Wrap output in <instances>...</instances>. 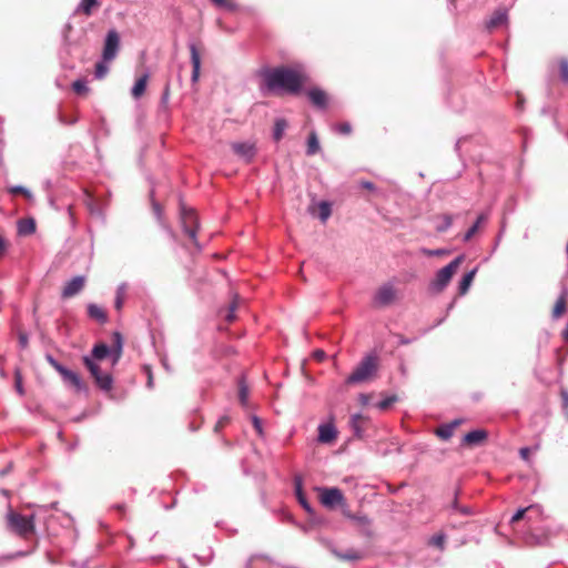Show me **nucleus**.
Segmentation results:
<instances>
[{
	"label": "nucleus",
	"instance_id": "18",
	"mask_svg": "<svg viewBox=\"0 0 568 568\" xmlns=\"http://www.w3.org/2000/svg\"><path fill=\"white\" fill-rule=\"evenodd\" d=\"M123 338L119 332H114L112 335V344L109 347L110 353L113 354V363L115 364L122 356Z\"/></svg>",
	"mask_w": 568,
	"mask_h": 568
},
{
	"label": "nucleus",
	"instance_id": "48",
	"mask_svg": "<svg viewBox=\"0 0 568 568\" xmlns=\"http://www.w3.org/2000/svg\"><path fill=\"white\" fill-rule=\"evenodd\" d=\"M532 509V506L528 507V508H520L518 509L511 517V523H515V521H518L520 520L521 518H524V515L526 514V511L528 510H531Z\"/></svg>",
	"mask_w": 568,
	"mask_h": 568
},
{
	"label": "nucleus",
	"instance_id": "64",
	"mask_svg": "<svg viewBox=\"0 0 568 568\" xmlns=\"http://www.w3.org/2000/svg\"><path fill=\"white\" fill-rule=\"evenodd\" d=\"M361 398H362V402H363L364 404H366V403H367V397H366V395H361Z\"/></svg>",
	"mask_w": 568,
	"mask_h": 568
},
{
	"label": "nucleus",
	"instance_id": "14",
	"mask_svg": "<svg viewBox=\"0 0 568 568\" xmlns=\"http://www.w3.org/2000/svg\"><path fill=\"white\" fill-rule=\"evenodd\" d=\"M85 278L84 276H75L71 281L67 282L62 288L61 296L62 298H70L81 292L84 287Z\"/></svg>",
	"mask_w": 568,
	"mask_h": 568
},
{
	"label": "nucleus",
	"instance_id": "24",
	"mask_svg": "<svg viewBox=\"0 0 568 568\" xmlns=\"http://www.w3.org/2000/svg\"><path fill=\"white\" fill-rule=\"evenodd\" d=\"M36 221L33 219H22L18 222V233L20 235H31L36 232Z\"/></svg>",
	"mask_w": 568,
	"mask_h": 568
},
{
	"label": "nucleus",
	"instance_id": "16",
	"mask_svg": "<svg viewBox=\"0 0 568 568\" xmlns=\"http://www.w3.org/2000/svg\"><path fill=\"white\" fill-rule=\"evenodd\" d=\"M191 63H192V82L195 83L200 78L201 70V54L196 44H190Z\"/></svg>",
	"mask_w": 568,
	"mask_h": 568
},
{
	"label": "nucleus",
	"instance_id": "53",
	"mask_svg": "<svg viewBox=\"0 0 568 568\" xmlns=\"http://www.w3.org/2000/svg\"><path fill=\"white\" fill-rule=\"evenodd\" d=\"M351 125L348 123H342L337 125V131L342 134H348L351 133Z\"/></svg>",
	"mask_w": 568,
	"mask_h": 568
},
{
	"label": "nucleus",
	"instance_id": "27",
	"mask_svg": "<svg viewBox=\"0 0 568 568\" xmlns=\"http://www.w3.org/2000/svg\"><path fill=\"white\" fill-rule=\"evenodd\" d=\"M146 83H148V75L144 74L143 77L139 78L133 88H132V97L134 99H139L143 95V93L145 92V89H146Z\"/></svg>",
	"mask_w": 568,
	"mask_h": 568
},
{
	"label": "nucleus",
	"instance_id": "42",
	"mask_svg": "<svg viewBox=\"0 0 568 568\" xmlns=\"http://www.w3.org/2000/svg\"><path fill=\"white\" fill-rule=\"evenodd\" d=\"M476 511L474 510L473 507L470 506H466V505H460V507L457 509V511L454 514V515H460V516H471L474 515Z\"/></svg>",
	"mask_w": 568,
	"mask_h": 568
},
{
	"label": "nucleus",
	"instance_id": "33",
	"mask_svg": "<svg viewBox=\"0 0 568 568\" xmlns=\"http://www.w3.org/2000/svg\"><path fill=\"white\" fill-rule=\"evenodd\" d=\"M240 304V296L237 294L234 295L232 303L230 304L229 312L225 316L227 322H233L235 320V311L237 310Z\"/></svg>",
	"mask_w": 568,
	"mask_h": 568
},
{
	"label": "nucleus",
	"instance_id": "9",
	"mask_svg": "<svg viewBox=\"0 0 568 568\" xmlns=\"http://www.w3.org/2000/svg\"><path fill=\"white\" fill-rule=\"evenodd\" d=\"M320 500L326 508H335L344 503V496L339 488L322 487L318 488Z\"/></svg>",
	"mask_w": 568,
	"mask_h": 568
},
{
	"label": "nucleus",
	"instance_id": "19",
	"mask_svg": "<svg viewBox=\"0 0 568 568\" xmlns=\"http://www.w3.org/2000/svg\"><path fill=\"white\" fill-rule=\"evenodd\" d=\"M508 20L506 10H497L491 18L487 21V29L491 30L506 24Z\"/></svg>",
	"mask_w": 568,
	"mask_h": 568
},
{
	"label": "nucleus",
	"instance_id": "54",
	"mask_svg": "<svg viewBox=\"0 0 568 568\" xmlns=\"http://www.w3.org/2000/svg\"><path fill=\"white\" fill-rule=\"evenodd\" d=\"M519 455L524 460L528 462L529 455H530V448H528V447L520 448Z\"/></svg>",
	"mask_w": 568,
	"mask_h": 568
},
{
	"label": "nucleus",
	"instance_id": "36",
	"mask_svg": "<svg viewBox=\"0 0 568 568\" xmlns=\"http://www.w3.org/2000/svg\"><path fill=\"white\" fill-rule=\"evenodd\" d=\"M445 541H446V536H445V534H437V535H434V536L429 539L428 544H429L430 546H434V547H436V548H438V549L443 550V549L445 548Z\"/></svg>",
	"mask_w": 568,
	"mask_h": 568
},
{
	"label": "nucleus",
	"instance_id": "22",
	"mask_svg": "<svg viewBox=\"0 0 568 568\" xmlns=\"http://www.w3.org/2000/svg\"><path fill=\"white\" fill-rule=\"evenodd\" d=\"M347 517L359 526L365 535H371V519L366 515L347 514Z\"/></svg>",
	"mask_w": 568,
	"mask_h": 568
},
{
	"label": "nucleus",
	"instance_id": "46",
	"mask_svg": "<svg viewBox=\"0 0 568 568\" xmlns=\"http://www.w3.org/2000/svg\"><path fill=\"white\" fill-rule=\"evenodd\" d=\"M230 423V418L227 416H222L214 426V432L219 433L222 428H224Z\"/></svg>",
	"mask_w": 568,
	"mask_h": 568
},
{
	"label": "nucleus",
	"instance_id": "23",
	"mask_svg": "<svg viewBox=\"0 0 568 568\" xmlns=\"http://www.w3.org/2000/svg\"><path fill=\"white\" fill-rule=\"evenodd\" d=\"M568 296V290L566 287L562 288L560 296L558 297L554 310L552 317L559 318L566 311V298Z\"/></svg>",
	"mask_w": 568,
	"mask_h": 568
},
{
	"label": "nucleus",
	"instance_id": "28",
	"mask_svg": "<svg viewBox=\"0 0 568 568\" xmlns=\"http://www.w3.org/2000/svg\"><path fill=\"white\" fill-rule=\"evenodd\" d=\"M332 214V205L327 201H321L317 204V216L321 222L325 223Z\"/></svg>",
	"mask_w": 568,
	"mask_h": 568
},
{
	"label": "nucleus",
	"instance_id": "26",
	"mask_svg": "<svg viewBox=\"0 0 568 568\" xmlns=\"http://www.w3.org/2000/svg\"><path fill=\"white\" fill-rule=\"evenodd\" d=\"M476 272H477V268H474L469 272H467L463 278L460 280L459 282V294L464 295L467 293V291L469 290L473 281H474V277L476 275Z\"/></svg>",
	"mask_w": 568,
	"mask_h": 568
},
{
	"label": "nucleus",
	"instance_id": "4",
	"mask_svg": "<svg viewBox=\"0 0 568 568\" xmlns=\"http://www.w3.org/2000/svg\"><path fill=\"white\" fill-rule=\"evenodd\" d=\"M463 255L455 257L452 262H449L446 266L436 273L435 278L429 285L433 292L439 293L449 284L453 275L456 273L457 268L463 262Z\"/></svg>",
	"mask_w": 568,
	"mask_h": 568
},
{
	"label": "nucleus",
	"instance_id": "21",
	"mask_svg": "<svg viewBox=\"0 0 568 568\" xmlns=\"http://www.w3.org/2000/svg\"><path fill=\"white\" fill-rule=\"evenodd\" d=\"M88 315L99 323H105L108 321L106 312L101 306L93 303L88 305Z\"/></svg>",
	"mask_w": 568,
	"mask_h": 568
},
{
	"label": "nucleus",
	"instance_id": "13",
	"mask_svg": "<svg viewBox=\"0 0 568 568\" xmlns=\"http://www.w3.org/2000/svg\"><path fill=\"white\" fill-rule=\"evenodd\" d=\"M306 97L311 101V103L321 110L326 109L328 103L327 94L324 90H322L318 87H310L307 90H305Z\"/></svg>",
	"mask_w": 568,
	"mask_h": 568
},
{
	"label": "nucleus",
	"instance_id": "7",
	"mask_svg": "<svg viewBox=\"0 0 568 568\" xmlns=\"http://www.w3.org/2000/svg\"><path fill=\"white\" fill-rule=\"evenodd\" d=\"M263 90L270 94H282L284 91V67L264 73Z\"/></svg>",
	"mask_w": 568,
	"mask_h": 568
},
{
	"label": "nucleus",
	"instance_id": "20",
	"mask_svg": "<svg viewBox=\"0 0 568 568\" xmlns=\"http://www.w3.org/2000/svg\"><path fill=\"white\" fill-rule=\"evenodd\" d=\"M487 438V432L484 429H475L464 436V442L468 445H478Z\"/></svg>",
	"mask_w": 568,
	"mask_h": 568
},
{
	"label": "nucleus",
	"instance_id": "1",
	"mask_svg": "<svg viewBox=\"0 0 568 568\" xmlns=\"http://www.w3.org/2000/svg\"><path fill=\"white\" fill-rule=\"evenodd\" d=\"M311 84V77L302 64L286 65V93L300 95Z\"/></svg>",
	"mask_w": 568,
	"mask_h": 568
},
{
	"label": "nucleus",
	"instance_id": "41",
	"mask_svg": "<svg viewBox=\"0 0 568 568\" xmlns=\"http://www.w3.org/2000/svg\"><path fill=\"white\" fill-rule=\"evenodd\" d=\"M560 77L561 80L567 83L568 82V60H561L559 63Z\"/></svg>",
	"mask_w": 568,
	"mask_h": 568
},
{
	"label": "nucleus",
	"instance_id": "59",
	"mask_svg": "<svg viewBox=\"0 0 568 568\" xmlns=\"http://www.w3.org/2000/svg\"><path fill=\"white\" fill-rule=\"evenodd\" d=\"M122 305H123V298L120 294H118L116 300H115V308L121 310Z\"/></svg>",
	"mask_w": 568,
	"mask_h": 568
},
{
	"label": "nucleus",
	"instance_id": "55",
	"mask_svg": "<svg viewBox=\"0 0 568 568\" xmlns=\"http://www.w3.org/2000/svg\"><path fill=\"white\" fill-rule=\"evenodd\" d=\"M8 248L7 241L0 235V257L4 255L6 251Z\"/></svg>",
	"mask_w": 568,
	"mask_h": 568
},
{
	"label": "nucleus",
	"instance_id": "56",
	"mask_svg": "<svg viewBox=\"0 0 568 568\" xmlns=\"http://www.w3.org/2000/svg\"><path fill=\"white\" fill-rule=\"evenodd\" d=\"M488 220V213L483 212L477 216V220L475 223H478V226H480L483 223H485Z\"/></svg>",
	"mask_w": 568,
	"mask_h": 568
},
{
	"label": "nucleus",
	"instance_id": "12",
	"mask_svg": "<svg viewBox=\"0 0 568 568\" xmlns=\"http://www.w3.org/2000/svg\"><path fill=\"white\" fill-rule=\"evenodd\" d=\"M120 47V37L115 30H110L106 34L102 58L104 61H112Z\"/></svg>",
	"mask_w": 568,
	"mask_h": 568
},
{
	"label": "nucleus",
	"instance_id": "58",
	"mask_svg": "<svg viewBox=\"0 0 568 568\" xmlns=\"http://www.w3.org/2000/svg\"><path fill=\"white\" fill-rule=\"evenodd\" d=\"M361 185H362V187L367 189L369 191H374L376 189L374 183H372L369 181H363V182H361Z\"/></svg>",
	"mask_w": 568,
	"mask_h": 568
},
{
	"label": "nucleus",
	"instance_id": "38",
	"mask_svg": "<svg viewBox=\"0 0 568 568\" xmlns=\"http://www.w3.org/2000/svg\"><path fill=\"white\" fill-rule=\"evenodd\" d=\"M396 402H397V396L390 395V396L385 397L381 402H378L376 406L381 410H386Z\"/></svg>",
	"mask_w": 568,
	"mask_h": 568
},
{
	"label": "nucleus",
	"instance_id": "6",
	"mask_svg": "<svg viewBox=\"0 0 568 568\" xmlns=\"http://www.w3.org/2000/svg\"><path fill=\"white\" fill-rule=\"evenodd\" d=\"M82 362L89 369L95 385L103 392H110L113 388V378L110 373H102L100 365L90 356H83Z\"/></svg>",
	"mask_w": 568,
	"mask_h": 568
},
{
	"label": "nucleus",
	"instance_id": "37",
	"mask_svg": "<svg viewBox=\"0 0 568 568\" xmlns=\"http://www.w3.org/2000/svg\"><path fill=\"white\" fill-rule=\"evenodd\" d=\"M72 89L77 94L87 95L89 93V88L83 80H77L72 83Z\"/></svg>",
	"mask_w": 568,
	"mask_h": 568
},
{
	"label": "nucleus",
	"instance_id": "30",
	"mask_svg": "<svg viewBox=\"0 0 568 568\" xmlns=\"http://www.w3.org/2000/svg\"><path fill=\"white\" fill-rule=\"evenodd\" d=\"M320 149H321V146H320L318 138L315 132H312L307 139L306 154L314 155L320 151Z\"/></svg>",
	"mask_w": 568,
	"mask_h": 568
},
{
	"label": "nucleus",
	"instance_id": "50",
	"mask_svg": "<svg viewBox=\"0 0 568 568\" xmlns=\"http://www.w3.org/2000/svg\"><path fill=\"white\" fill-rule=\"evenodd\" d=\"M284 125V122L283 120H278L276 121L275 123V131H274V139L276 141H278L281 139V135H282V126Z\"/></svg>",
	"mask_w": 568,
	"mask_h": 568
},
{
	"label": "nucleus",
	"instance_id": "35",
	"mask_svg": "<svg viewBox=\"0 0 568 568\" xmlns=\"http://www.w3.org/2000/svg\"><path fill=\"white\" fill-rule=\"evenodd\" d=\"M211 2L221 9H225L227 11H234L236 9V3L234 0H211Z\"/></svg>",
	"mask_w": 568,
	"mask_h": 568
},
{
	"label": "nucleus",
	"instance_id": "15",
	"mask_svg": "<svg viewBox=\"0 0 568 568\" xmlns=\"http://www.w3.org/2000/svg\"><path fill=\"white\" fill-rule=\"evenodd\" d=\"M337 437V429L333 423H325L318 425V442L323 444H331Z\"/></svg>",
	"mask_w": 568,
	"mask_h": 568
},
{
	"label": "nucleus",
	"instance_id": "62",
	"mask_svg": "<svg viewBox=\"0 0 568 568\" xmlns=\"http://www.w3.org/2000/svg\"><path fill=\"white\" fill-rule=\"evenodd\" d=\"M20 342H21V344H22L23 346H26V345H27V337H26V336H23V335H21V336H20Z\"/></svg>",
	"mask_w": 568,
	"mask_h": 568
},
{
	"label": "nucleus",
	"instance_id": "3",
	"mask_svg": "<svg viewBox=\"0 0 568 568\" xmlns=\"http://www.w3.org/2000/svg\"><path fill=\"white\" fill-rule=\"evenodd\" d=\"M377 371V357L366 355L346 378L347 384H358L369 379Z\"/></svg>",
	"mask_w": 568,
	"mask_h": 568
},
{
	"label": "nucleus",
	"instance_id": "63",
	"mask_svg": "<svg viewBox=\"0 0 568 568\" xmlns=\"http://www.w3.org/2000/svg\"><path fill=\"white\" fill-rule=\"evenodd\" d=\"M316 356L320 357V358H323L325 356V354H324L323 351H317L316 352Z\"/></svg>",
	"mask_w": 568,
	"mask_h": 568
},
{
	"label": "nucleus",
	"instance_id": "47",
	"mask_svg": "<svg viewBox=\"0 0 568 568\" xmlns=\"http://www.w3.org/2000/svg\"><path fill=\"white\" fill-rule=\"evenodd\" d=\"M296 498H297V500H298L300 505H301V506H302V507H303L307 513H310V514H311V513L313 511V509H312V507H311V504L307 501V498H306L305 494H304V495H301V496H297Z\"/></svg>",
	"mask_w": 568,
	"mask_h": 568
},
{
	"label": "nucleus",
	"instance_id": "45",
	"mask_svg": "<svg viewBox=\"0 0 568 568\" xmlns=\"http://www.w3.org/2000/svg\"><path fill=\"white\" fill-rule=\"evenodd\" d=\"M302 485H303L302 477L301 476H295L294 477V487H295V495H296V497L301 496V495H304L303 489H302Z\"/></svg>",
	"mask_w": 568,
	"mask_h": 568
},
{
	"label": "nucleus",
	"instance_id": "51",
	"mask_svg": "<svg viewBox=\"0 0 568 568\" xmlns=\"http://www.w3.org/2000/svg\"><path fill=\"white\" fill-rule=\"evenodd\" d=\"M252 423H253V426H254L256 433L258 435H262L263 430H262V422H261V419L257 416H253L252 417Z\"/></svg>",
	"mask_w": 568,
	"mask_h": 568
},
{
	"label": "nucleus",
	"instance_id": "2",
	"mask_svg": "<svg viewBox=\"0 0 568 568\" xmlns=\"http://www.w3.org/2000/svg\"><path fill=\"white\" fill-rule=\"evenodd\" d=\"M7 523L11 531L24 539H28L36 531L34 516L27 517L10 510L7 515Z\"/></svg>",
	"mask_w": 568,
	"mask_h": 568
},
{
	"label": "nucleus",
	"instance_id": "25",
	"mask_svg": "<svg viewBox=\"0 0 568 568\" xmlns=\"http://www.w3.org/2000/svg\"><path fill=\"white\" fill-rule=\"evenodd\" d=\"M248 386L246 385L244 376L239 381V400L243 407H248Z\"/></svg>",
	"mask_w": 568,
	"mask_h": 568
},
{
	"label": "nucleus",
	"instance_id": "44",
	"mask_svg": "<svg viewBox=\"0 0 568 568\" xmlns=\"http://www.w3.org/2000/svg\"><path fill=\"white\" fill-rule=\"evenodd\" d=\"M10 192L13 194H21L27 199H31V196H32L31 193L23 186H14V187L10 189Z\"/></svg>",
	"mask_w": 568,
	"mask_h": 568
},
{
	"label": "nucleus",
	"instance_id": "61",
	"mask_svg": "<svg viewBox=\"0 0 568 568\" xmlns=\"http://www.w3.org/2000/svg\"><path fill=\"white\" fill-rule=\"evenodd\" d=\"M562 398L565 406H568V392H562Z\"/></svg>",
	"mask_w": 568,
	"mask_h": 568
},
{
	"label": "nucleus",
	"instance_id": "60",
	"mask_svg": "<svg viewBox=\"0 0 568 568\" xmlns=\"http://www.w3.org/2000/svg\"><path fill=\"white\" fill-rule=\"evenodd\" d=\"M462 424V419H454L453 422L448 423L449 426H453V430H455V428L457 426H459Z\"/></svg>",
	"mask_w": 568,
	"mask_h": 568
},
{
	"label": "nucleus",
	"instance_id": "10",
	"mask_svg": "<svg viewBox=\"0 0 568 568\" xmlns=\"http://www.w3.org/2000/svg\"><path fill=\"white\" fill-rule=\"evenodd\" d=\"M230 146L234 154L245 163H251L257 152L256 145L252 141L232 142Z\"/></svg>",
	"mask_w": 568,
	"mask_h": 568
},
{
	"label": "nucleus",
	"instance_id": "8",
	"mask_svg": "<svg viewBox=\"0 0 568 568\" xmlns=\"http://www.w3.org/2000/svg\"><path fill=\"white\" fill-rule=\"evenodd\" d=\"M181 222L185 234L196 244L199 221L195 211L192 209L182 207Z\"/></svg>",
	"mask_w": 568,
	"mask_h": 568
},
{
	"label": "nucleus",
	"instance_id": "32",
	"mask_svg": "<svg viewBox=\"0 0 568 568\" xmlns=\"http://www.w3.org/2000/svg\"><path fill=\"white\" fill-rule=\"evenodd\" d=\"M453 434V426H449L448 424H444L436 429V435L443 440H448Z\"/></svg>",
	"mask_w": 568,
	"mask_h": 568
},
{
	"label": "nucleus",
	"instance_id": "17",
	"mask_svg": "<svg viewBox=\"0 0 568 568\" xmlns=\"http://www.w3.org/2000/svg\"><path fill=\"white\" fill-rule=\"evenodd\" d=\"M331 552L338 558L339 560L344 561H357L363 558V554L355 549H348L346 551H339L335 547H331Z\"/></svg>",
	"mask_w": 568,
	"mask_h": 568
},
{
	"label": "nucleus",
	"instance_id": "31",
	"mask_svg": "<svg viewBox=\"0 0 568 568\" xmlns=\"http://www.w3.org/2000/svg\"><path fill=\"white\" fill-rule=\"evenodd\" d=\"M442 221L436 225V231L443 233L447 231L453 224V216L450 214H443L439 217Z\"/></svg>",
	"mask_w": 568,
	"mask_h": 568
},
{
	"label": "nucleus",
	"instance_id": "49",
	"mask_svg": "<svg viewBox=\"0 0 568 568\" xmlns=\"http://www.w3.org/2000/svg\"><path fill=\"white\" fill-rule=\"evenodd\" d=\"M420 252L426 255V256H439V255H443L445 253L444 250L442 248H437V250H429V248H425L423 247L420 250Z\"/></svg>",
	"mask_w": 568,
	"mask_h": 568
},
{
	"label": "nucleus",
	"instance_id": "34",
	"mask_svg": "<svg viewBox=\"0 0 568 568\" xmlns=\"http://www.w3.org/2000/svg\"><path fill=\"white\" fill-rule=\"evenodd\" d=\"M363 420V416L361 414H354L351 417V426L354 430V434L357 437L362 436V428H361V422Z\"/></svg>",
	"mask_w": 568,
	"mask_h": 568
},
{
	"label": "nucleus",
	"instance_id": "43",
	"mask_svg": "<svg viewBox=\"0 0 568 568\" xmlns=\"http://www.w3.org/2000/svg\"><path fill=\"white\" fill-rule=\"evenodd\" d=\"M479 226H478V223H474L469 229L468 231L464 234V237H463V241L464 242H469L471 240V237L476 234V232L478 231Z\"/></svg>",
	"mask_w": 568,
	"mask_h": 568
},
{
	"label": "nucleus",
	"instance_id": "29",
	"mask_svg": "<svg viewBox=\"0 0 568 568\" xmlns=\"http://www.w3.org/2000/svg\"><path fill=\"white\" fill-rule=\"evenodd\" d=\"M110 353V349L109 347L103 344V343H100V344H97L93 348H92V352H91V358L95 362V361H101L103 358L106 357V355Z\"/></svg>",
	"mask_w": 568,
	"mask_h": 568
},
{
	"label": "nucleus",
	"instance_id": "11",
	"mask_svg": "<svg viewBox=\"0 0 568 568\" xmlns=\"http://www.w3.org/2000/svg\"><path fill=\"white\" fill-rule=\"evenodd\" d=\"M396 298V290L392 283L383 284L375 293L373 302L376 306L385 307Z\"/></svg>",
	"mask_w": 568,
	"mask_h": 568
},
{
	"label": "nucleus",
	"instance_id": "40",
	"mask_svg": "<svg viewBox=\"0 0 568 568\" xmlns=\"http://www.w3.org/2000/svg\"><path fill=\"white\" fill-rule=\"evenodd\" d=\"M106 61L98 62L95 64V78L97 79H103L106 73L109 72V67L105 64Z\"/></svg>",
	"mask_w": 568,
	"mask_h": 568
},
{
	"label": "nucleus",
	"instance_id": "57",
	"mask_svg": "<svg viewBox=\"0 0 568 568\" xmlns=\"http://www.w3.org/2000/svg\"><path fill=\"white\" fill-rule=\"evenodd\" d=\"M170 95V84L168 83L164 88L163 94H162V102L166 103Z\"/></svg>",
	"mask_w": 568,
	"mask_h": 568
},
{
	"label": "nucleus",
	"instance_id": "39",
	"mask_svg": "<svg viewBox=\"0 0 568 568\" xmlns=\"http://www.w3.org/2000/svg\"><path fill=\"white\" fill-rule=\"evenodd\" d=\"M98 0H82L81 2V9L83 13L89 17L92 14V9L94 7H98Z\"/></svg>",
	"mask_w": 568,
	"mask_h": 568
},
{
	"label": "nucleus",
	"instance_id": "5",
	"mask_svg": "<svg viewBox=\"0 0 568 568\" xmlns=\"http://www.w3.org/2000/svg\"><path fill=\"white\" fill-rule=\"evenodd\" d=\"M47 362L61 375L63 382L73 387L75 392L88 390L87 384L77 372L64 367L51 355H47Z\"/></svg>",
	"mask_w": 568,
	"mask_h": 568
},
{
	"label": "nucleus",
	"instance_id": "52",
	"mask_svg": "<svg viewBox=\"0 0 568 568\" xmlns=\"http://www.w3.org/2000/svg\"><path fill=\"white\" fill-rule=\"evenodd\" d=\"M460 507L459 503H458V499H457V494H455V497H454V500L452 501V504L449 505V511H450V515L453 516L457 509Z\"/></svg>",
	"mask_w": 568,
	"mask_h": 568
}]
</instances>
